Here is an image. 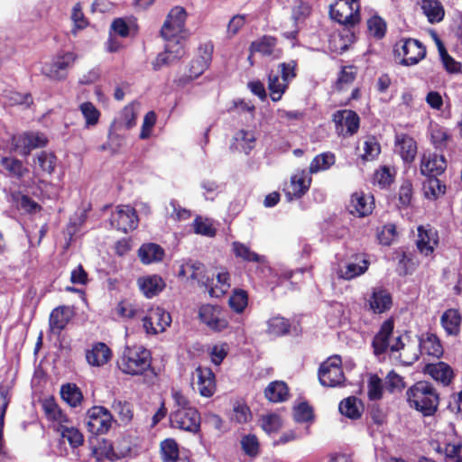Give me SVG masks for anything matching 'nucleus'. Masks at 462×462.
Listing matches in <instances>:
<instances>
[{
  "mask_svg": "<svg viewBox=\"0 0 462 462\" xmlns=\"http://www.w3.org/2000/svg\"><path fill=\"white\" fill-rule=\"evenodd\" d=\"M394 180V175L391 172L389 167L381 166L374 173V184L381 189H387Z\"/></svg>",
  "mask_w": 462,
  "mask_h": 462,
  "instance_id": "53",
  "label": "nucleus"
},
{
  "mask_svg": "<svg viewBox=\"0 0 462 462\" xmlns=\"http://www.w3.org/2000/svg\"><path fill=\"white\" fill-rule=\"evenodd\" d=\"M394 53L401 57L400 64L413 66L418 64L426 56V47L416 39H401L394 45Z\"/></svg>",
  "mask_w": 462,
  "mask_h": 462,
  "instance_id": "7",
  "label": "nucleus"
},
{
  "mask_svg": "<svg viewBox=\"0 0 462 462\" xmlns=\"http://www.w3.org/2000/svg\"><path fill=\"white\" fill-rule=\"evenodd\" d=\"M332 122L338 136L349 137L356 134L360 127L358 114L351 109L337 110L332 115Z\"/></svg>",
  "mask_w": 462,
  "mask_h": 462,
  "instance_id": "12",
  "label": "nucleus"
},
{
  "mask_svg": "<svg viewBox=\"0 0 462 462\" xmlns=\"http://www.w3.org/2000/svg\"><path fill=\"white\" fill-rule=\"evenodd\" d=\"M374 208V196H365L364 192L352 194L348 206V210L352 215L364 217L372 214Z\"/></svg>",
  "mask_w": 462,
  "mask_h": 462,
  "instance_id": "21",
  "label": "nucleus"
},
{
  "mask_svg": "<svg viewBox=\"0 0 462 462\" xmlns=\"http://www.w3.org/2000/svg\"><path fill=\"white\" fill-rule=\"evenodd\" d=\"M186 19L187 12L183 7L177 5L171 8L161 28V36L169 38L177 35H189L185 27Z\"/></svg>",
  "mask_w": 462,
  "mask_h": 462,
  "instance_id": "11",
  "label": "nucleus"
},
{
  "mask_svg": "<svg viewBox=\"0 0 462 462\" xmlns=\"http://www.w3.org/2000/svg\"><path fill=\"white\" fill-rule=\"evenodd\" d=\"M228 305L234 312L242 313L248 305L246 291H233L228 299Z\"/></svg>",
  "mask_w": 462,
  "mask_h": 462,
  "instance_id": "49",
  "label": "nucleus"
},
{
  "mask_svg": "<svg viewBox=\"0 0 462 462\" xmlns=\"http://www.w3.org/2000/svg\"><path fill=\"white\" fill-rule=\"evenodd\" d=\"M0 164L10 177L17 180L23 179L29 172L23 162L14 157H2Z\"/></svg>",
  "mask_w": 462,
  "mask_h": 462,
  "instance_id": "31",
  "label": "nucleus"
},
{
  "mask_svg": "<svg viewBox=\"0 0 462 462\" xmlns=\"http://www.w3.org/2000/svg\"><path fill=\"white\" fill-rule=\"evenodd\" d=\"M34 162L42 172L51 175L55 171L57 157L53 152L42 151L35 156Z\"/></svg>",
  "mask_w": 462,
  "mask_h": 462,
  "instance_id": "41",
  "label": "nucleus"
},
{
  "mask_svg": "<svg viewBox=\"0 0 462 462\" xmlns=\"http://www.w3.org/2000/svg\"><path fill=\"white\" fill-rule=\"evenodd\" d=\"M140 289H164L166 283L162 278L157 274L140 277L138 279Z\"/></svg>",
  "mask_w": 462,
  "mask_h": 462,
  "instance_id": "59",
  "label": "nucleus"
},
{
  "mask_svg": "<svg viewBox=\"0 0 462 462\" xmlns=\"http://www.w3.org/2000/svg\"><path fill=\"white\" fill-rule=\"evenodd\" d=\"M151 364V353L142 346H126L117 360L118 368L130 375L143 374Z\"/></svg>",
  "mask_w": 462,
  "mask_h": 462,
  "instance_id": "3",
  "label": "nucleus"
},
{
  "mask_svg": "<svg viewBox=\"0 0 462 462\" xmlns=\"http://www.w3.org/2000/svg\"><path fill=\"white\" fill-rule=\"evenodd\" d=\"M393 319H386L374 337L372 346L375 356H380L388 349L389 337L393 331Z\"/></svg>",
  "mask_w": 462,
  "mask_h": 462,
  "instance_id": "25",
  "label": "nucleus"
},
{
  "mask_svg": "<svg viewBox=\"0 0 462 462\" xmlns=\"http://www.w3.org/2000/svg\"><path fill=\"white\" fill-rule=\"evenodd\" d=\"M311 178L302 170L291 178L292 195L296 199L301 198L310 189Z\"/></svg>",
  "mask_w": 462,
  "mask_h": 462,
  "instance_id": "34",
  "label": "nucleus"
},
{
  "mask_svg": "<svg viewBox=\"0 0 462 462\" xmlns=\"http://www.w3.org/2000/svg\"><path fill=\"white\" fill-rule=\"evenodd\" d=\"M60 394L62 399L71 407H77L83 400L79 388L73 383H67L61 386Z\"/></svg>",
  "mask_w": 462,
  "mask_h": 462,
  "instance_id": "43",
  "label": "nucleus"
},
{
  "mask_svg": "<svg viewBox=\"0 0 462 462\" xmlns=\"http://www.w3.org/2000/svg\"><path fill=\"white\" fill-rule=\"evenodd\" d=\"M312 418L313 410L307 402H301L294 409V420L297 422H307Z\"/></svg>",
  "mask_w": 462,
  "mask_h": 462,
  "instance_id": "63",
  "label": "nucleus"
},
{
  "mask_svg": "<svg viewBox=\"0 0 462 462\" xmlns=\"http://www.w3.org/2000/svg\"><path fill=\"white\" fill-rule=\"evenodd\" d=\"M381 152V145L374 136H368L364 143V153L362 159L364 161H374Z\"/></svg>",
  "mask_w": 462,
  "mask_h": 462,
  "instance_id": "52",
  "label": "nucleus"
},
{
  "mask_svg": "<svg viewBox=\"0 0 462 462\" xmlns=\"http://www.w3.org/2000/svg\"><path fill=\"white\" fill-rule=\"evenodd\" d=\"M335 163V155L332 152H322L314 157L310 164V172L316 173L328 170Z\"/></svg>",
  "mask_w": 462,
  "mask_h": 462,
  "instance_id": "46",
  "label": "nucleus"
},
{
  "mask_svg": "<svg viewBox=\"0 0 462 462\" xmlns=\"http://www.w3.org/2000/svg\"><path fill=\"white\" fill-rule=\"evenodd\" d=\"M178 276L190 280L192 286L214 289L212 287L215 274H208L205 265L201 263H187L180 268Z\"/></svg>",
  "mask_w": 462,
  "mask_h": 462,
  "instance_id": "13",
  "label": "nucleus"
},
{
  "mask_svg": "<svg viewBox=\"0 0 462 462\" xmlns=\"http://www.w3.org/2000/svg\"><path fill=\"white\" fill-rule=\"evenodd\" d=\"M461 323V316L457 310L449 309L441 317V324L448 335H457Z\"/></svg>",
  "mask_w": 462,
  "mask_h": 462,
  "instance_id": "39",
  "label": "nucleus"
},
{
  "mask_svg": "<svg viewBox=\"0 0 462 462\" xmlns=\"http://www.w3.org/2000/svg\"><path fill=\"white\" fill-rule=\"evenodd\" d=\"M430 140L436 149L444 150L451 139V135L444 126L433 124L430 126Z\"/></svg>",
  "mask_w": 462,
  "mask_h": 462,
  "instance_id": "37",
  "label": "nucleus"
},
{
  "mask_svg": "<svg viewBox=\"0 0 462 462\" xmlns=\"http://www.w3.org/2000/svg\"><path fill=\"white\" fill-rule=\"evenodd\" d=\"M111 30L114 32L116 35H118L122 38H126L131 35V32L134 30L132 26H130L125 18H116L111 23Z\"/></svg>",
  "mask_w": 462,
  "mask_h": 462,
  "instance_id": "61",
  "label": "nucleus"
},
{
  "mask_svg": "<svg viewBox=\"0 0 462 462\" xmlns=\"http://www.w3.org/2000/svg\"><path fill=\"white\" fill-rule=\"evenodd\" d=\"M110 226L124 234L137 228L139 217L134 208L129 205H119L111 213Z\"/></svg>",
  "mask_w": 462,
  "mask_h": 462,
  "instance_id": "9",
  "label": "nucleus"
},
{
  "mask_svg": "<svg viewBox=\"0 0 462 462\" xmlns=\"http://www.w3.org/2000/svg\"><path fill=\"white\" fill-rule=\"evenodd\" d=\"M232 251L236 258H240L245 262L263 263L264 256L252 251L246 245L235 241L232 243Z\"/></svg>",
  "mask_w": 462,
  "mask_h": 462,
  "instance_id": "38",
  "label": "nucleus"
},
{
  "mask_svg": "<svg viewBox=\"0 0 462 462\" xmlns=\"http://www.w3.org/2000/svg\"><path fill=\"white\" fill-rule=\"evenodd\" d=\"M288 86L280 79L278 72L271 70L268 74V89L270 91V97L273 102H278L282 99L283 94L287 91Z\"/></svg>",
  "mask_w": 462,
  "mask_h": 462,
  "instance_id": "36",
  "label": "nucleus"
},
{
  "mask_svg": "<svg viewBox=\"0 0 462 462\" xmlns=\"http://www.w3.org/2000/svg\"><path fill=\"white\" fill-rule=\"evenodd\" d=\"M425 371L437 382L443 385H448L453 378L452 368L444 362L437 364H430L426 366Z\"/></svg>",
  "mask_w": 462,
  "mask_h": 462,
  "instance_id": "29",
  "label": "nucleus"
},
{
  "mask_svg": "<svg viewBox=\"0 0 462 462\" xmlns=\"http://www.w3.org/2000/svg\"><path fill=\"white\" fill-rule=\"evenodd\" d=\"M74 316L70 307L59 306L52 310L49 319L50 329L53 334H60Z\"/></svg>",
  "mask_w": 462,
  "mask_h": 462,
  "instance_id": "22",
  "label": "nucleus"
},
{
  "mask_svg": "<svg viewBox=\"0 0 462 462\" xmlns=\"http://www.w3.org/2000/svg\"><path fill=\"white\" fill-rule=\"evenodd\" d=\"M291 324L288 319L275 316L267 320L266 333L273 337H282L290 332Z\"/></svg>",
  "mask_w": 462,
  "mask_h": 462,
  "instance_id": "40",
  "label": "nucleus"
},
{
  "mask_svg": "<svg viewBox=\"0 0 462 462\" xmlns=\"http://www.w3.org/2000/svg\"><path fill=\"white\" fill-rule=\"evenodd\" d=\"M446 189V185L438 177H427L422 185L424 197L430 200H436L443 196Z\"/></svg>",
  "mask_w": 462,
  "mask_h": 462,
  "instance_id": "35",
  "label": "nucleus"
},
{
  "mask_svg": "<svg viewBox=\"0 0 462 462\" xmlns=\"http://www.w3.org/2000/svg\"><path fill=\"white\" fill-rule=\"evenodd\" d=\"M171 323L169 312L160 307L152 308L143 319V327L147 334L156 335L163 332Z\"/></svg>",
  "mask_w": 462,
  "mask_h": 462,
  "instance_id": "15",
  "label": "nucleus"
},
{
  "mask_svg": "<svg viewBox=\"0 0 462 462\" xmlns=\"http://www.w3.org/2000/svg\"><path fill=\"white\" fill-rule=\"evenodd\" d=\"M367 30L371 36L376 40L384 38L387 31L386 22L378 14L371 16L367 22Z\"/></svg>",
  "mask_w": 462,
  "mask_h": 462,
  "instance_id": "45",
  "label": "nucleus"
},
{
  "mask_svg": "<svg viewBox=\"0 0 462 462\" xmlns=\"http://www.w3.org/2000/svg\"><path fill=\"white\" fill-rule=\"evenodd\" d=\"M86 420L88 430L94 435L107 433L115 422L111 412L102 406H94L89 409Z\"/></svg>",
  "mask_w": 462,
  "mask_h": 462,
  "instance_id": "10",
  "label": "nucleus"
},
{
  "mask_svg": "<svg viewBox=\"0 0 462 462\" xmlns=\"http://www.w3.org/2000/svg\"><path fill=\"white\" fill-rule=\"evenodd\" d=\"M420 8L430 23H439L444 18V9L439 0H421Z\"/></svg>",
  "mask_w": 462,
  "mask_h": 462,
  "instance_id": "33",
  "label": "nucleus"
},
{
  "mask_svg": "<svg viewBox=\"0 0 462 462\" xmlns=\"http://www.w3.org/2000/svg\"><path fill=\"white\" fill-rule=\"evenodd\" d=\"M277 45L278 39L275 36L264 34L250 43L249 52H251V55L259 53L263 57L279 60L282 58L283 51Z\"/></svg>",
  "mask_w": 462,
  "mask_h": 462,
  "instance_id": "16",
  "label": "nucleus"
},
{
  "mask_svg": "<svg viewBox=\"0 0 462 462\" xmlns=\"http://www.w3.org/2000/svg\"><path fill=\"white\" fill-rule=\"evenodd\" d=\"M356 397L351 396L341 401L338 406L340 413L352 420L358 419L361 413L356 406Z\"/></svg>",
  "mask_w": 462,
  "mask_h": 462,
  "instance_id": "51",
  "label": "nucleus"
},
{
  "mask_svg": "<svg viewBox=\"0 0 462 462\" xmlns=\"http://www.w3.org/2000/svg\"><path fill=\"white\" fill-rule=\"evenodd\" d=\"M359 0H337L329 5V16L347 29L355 27L361 21Z\"/></svg>",
  "mask_w": 462,
  "mask_h": 462,
  "instance_id": "5",
  "label": "nucleus"
},
{
  "mask_svg": "<svg viewBox=\"0 0 462 462\" xmlns=\"http://www.w3.org/2000/svg\"><path fill=\"white\" fill-rule=\"evenodd\" d=\"M312 12L311 6L305 2L300 1L292 9V19L295 23L305 21Z\"/></svg>",
  "mask_w": 462,
  "mask_h": 462,
  "instance_id": "62",
  "label": "nucleus"
},
{
  "mask_svg": "<svg viewBox=\"0 0 462 462\" xmlns=\"http://www.w3.org/2000/svg\"><path fill=\"white\" fill-rule=\"evenodd\" d=\"M189 35L163 38L164 51L157 54L152 62V69L160 70L164 66H170L180 60L187 54V41Z\"/></svg>",
  "mask_w": 462,
  "mask_h": 462,
  "instance_id": "4",
  "label": "nucleus"
},
{
  "mask_svg": "<svg viewBox=\"0 0 462 462\" xmlns=\"http://www.w3.org/2000/svg\"><path fill=\"white\" fill-rule=\"evenodd\" d=\"M113 411L118 415L119 420L124 425L129 424L134 418L133 405L121 399L114 400L112 403Z\"/></svg>",
  "mask_w": 462,
  "mask_h": 462,
  "instance_id": "42",
  "label": "nucleus"
},
{
  "mask_svg": "<svg viewBox=\"0 0 462 462\" xmlns=\"http://www.w3.org/2000/svg\"><path fill=\"white\" fill-rule=\"evenodd\" d=\"M297 61L294 60L289 62H282L278 65V74L281 73V79L289 87L290 82L297 76Z\"/></svg>",
  "mask_w": 462,
  "mask_h": 462,
  "instance_id": "55",
  "label": "nucleus"
},
{
  "mask_svg": "<svg viewBox=\"0 0 462 462\" xmlns=\"http://www.w3.org/2000/svg\"><path fill=\"white\" fill-rule=\"evenodd\" d=\"M138 256L144 264L160 262L164 257V250L157 244H143L138 250Z\"/></svg>",
  "mask_w": 462,
  "mask_h": 462,
  "instance_id": "30",
  "label": "nucleus"
},
{
  "mask_svg": "<svg viewBox=\"0 0 462 462\" xmlns=\"http://www.w3.org/2000/svg\"><path fill=\"white\" fill-rule=\"evenodd\" d=\"M111 357L109 347L102 342L95 344L91 349L86 353L87 362L92 366H101L105 365Z\"/></svg>",
  "mask_w": 462,
  "mask_h": 462,
  "instance_id": "28",
  "label": "nucleus"
},
{
  "mask_svg": "<svg viewBox=\"0 0 462 462\" xmlns=\"http://www.w3.org/2000/svg\"><path fill=\"white\" fill-rule=\"evenodd\" d=\"M137 114L132 104L125 106L119 117V124L126 129H131L136 125Z\"/></svg>",
  "mask_w": 462,
  "mask_h": 462,
  "instance_id": "56",
  "label": "nucleus"
},
{
  "mask_svg": "<svg viewBox=\"0 0 462 462\" xmlns=\"http://www.w3.org/2000/svg\"><path fill=\"white\" fill-rule=\"evenodd\" d=\"M213 50L214 46L210 42L199 46L197 54L190 61L189 74L176 80L179 87L186 86L205 72L212 60Z\"/></svg>",
  "mask_w": 462,
  "mask_h": 462,
  "instance_id": "6",
  "label": "nucleus"
},
{
  "mask_svg": "<svg viewBox=\"0 0 462 462\" xmlns=\"http://www.w3.org/2000/svg\"><path fill=\"white\" fill-rule=\"evenodd\" d=\"M366 302L374 314H382L391 309L393 298L388 291H373Z\"/></svg>",
  "mask_w": 462,
  "mask_h": 462,
  "instance_id": "26",
  "label": "nucleus"
},
{
  "mask_svg": "<svg viewBox=\"0 0 462 462\" xmlns=\"http://www.w3.org/2000/svg\"><path fill=\"white\" fill-rule=\"evenodd\" d=\"M447 169V160L443 154L424 153L420 159V171L425 177H439Z\"/></svg>",
  "mask_w": 462,
  "mask_h": 462,
  "instance_id": "18",
  "label": "nucleus"
},
{
  "mask_svg": "<svg viewBox=\"0 0 462 462\" xmlns=\"http://www.w3.org/2000/svg\"><path fill=\"white\" fill-rule=\"evenodd\" d=\"M396 236V226L392 223L383 226L381 230L377 232V239L383 245H390Z\"/></svg>",
  "mask_w": 462,
  "mask_h": 462,
  "instance_id": "57",
  "label": "nucleus"
},
{
  "mask_svg": "<svg viewBox=\"0 0 462 462\" xmlns=\"http://www.w3.org/2000/svg\"><path fill=\"white\" fill-rule=\"evenodd\" d=\"M367 394L371 401L380 400L383 396L382 380L376 375H371L367 384Z\"/></svg>",
  "mask_w": 462,
  "mask_h": 462,
  "instance_id": "58",
  "label": "nucleus"
},
{
  "mask_svg": "<svg viewBox=\"0 0 462 462\" xmlns=\"http://www.w3.org/2000/svg\"><path fill=\"white\" fill-rule=\"evenodd\" d=\"M251 418L250 409L243 403H236L233 408L231 420L237 423H245Z\"/></svg>",
  "mask_w": 462,
  "mask_h": 462,
  "instance_id": "64",
  "label": "nucleus"
},
{
  "mask_svg": "<svg viewBox=\"0 0 462 462\" xmlns=\"http://www.w3.org/2000/svg\"><path fill=\"white\" fill-rule=\"evenodd\" d=\"M2 96L9 106L26 105L30 106L33 103L30 93L23 94L14 89H5Z\"/></svg>",
  "mask_w": 462,
  "mask_h": 462,
  "instance_id": "44",
  "label": "nucleus"
},
{
  "mask_svg": "<svg viewBox=\"0 0 462 462\" xmlns=\"http://www.w3.org/2000/svg\"><path fill=\"white\" fill-rule=\"evenodd\" d=\"M199 318L209 329L216 332H220L228 327V321L218 305H201L199 310Z\"/></svg>",
  "mask_w": 462,
  "mask_h": 462,
  "instance_id": "14",
  "label": "nucleus"
},
{
  "mask_svg": "<svg viewBox=\"0 0 462 462\" xmlns=\"http://www.w3.org/2000/svg\"><path fill=\"white\" fill-rule=\"evenodd\" d=\"M79 110L85 118L86 127H91L97 125L101 113L91 102H83L79 106Z\"/></svg>",
  "mask_w": 462,
  "mask_h": 462,
  "instance_id": "47",
  "label": "nucleus"
},
{
  "mask_svg": "<svg viewBox=\"0 0 462 462\" xmlns=\"http://www.w3.org/2000/svg\"><path fill=\"white\" fill-rule=\"evenodd\" d=\"M265 397L272 402H282L289 397V388L282 381H274L264 390Z\"/></svg>",
  "mask_w": 462,
  "mask_h": 462,
  "instance_id": "32",
  "label": "nucleus"
},
{
  "mask_svg": "<svg viewBox=\"0 0 462 462\" xmlns=\"http://www.w3.org/2000/svg\"><path fill=\"white\" fill-rule=\"evenodd\" d=\"M161 454L164 462H185L178 459V444L172 439H167L161 443Z\"/></svg>",
  "mask_w": 462,
  "mask_h": 462,
  "instance_id": "48",
  "label": "nucleus"
},
{
  "mask_svg": "<svg viewBox=\"0 0 462 462\" xmlns=\"http://www.w3.org/2000/svg\"><path fill=\"white\" fill-rule=\"evenodd\" d=\"M198 378V390L204 397H210L215 392V375L210 368L199 366L195 370Z\"/></svg>",
  "mask_w": 462,
  "mask_h": 462,
  "instance_id": "27",
  "label": "nucleus"
},
{
  "mask_svg": "<svg viewBox=\"0 0 462 462\" xmlns=\"http://www.w3.org/2000/svg\"><path fill=\"white\" fill-rule=\"evenodd\" d=\"M413 198V186L410 180H404L398 191L399 208H408Z\"/></svg>",
  "mask_w": 462,
  "mask_h": 462,
  "instance_id": "50",
  "label": "nucleus"
},
{
  "mask_svg": "<svg viewBox=\"0 0 462 462\" xmlns=\"http://www.w3.org/2000/svg\"><path fill=\"white\" fill-rule=\"evenodd\" d=\"M77 60V55L71 51L64 52L56 57V59L46 67L45 75L51 79L62 80L66 78L63 73Z\"/></svg>",
  "mask_w": 462,
  "mask_h": 462,
  "instance_id": "20",
  "label": "nucleus"
},
{
  "mask_svg": "<svg viewBox=\"0 0 462 462\" xmlns=\"http://www.w3.org/2000/svg\"><path fill=\"white\" fill-rule=\"evenodd\" d=\"M47 143L48 139L40 133H23L13 138L14 150L23 156L29 155L33 149L45 147Z\"/></svg>",
  "mask_w": 462,
  "mask_h": 462,
  "instance_id": "17",
  "label": "nucleus"
},
{
  "mask_svg": "<svg viewBox=\"0 0 462 462\" xmlns=\"http://www.w3.org/2000/svg\"><path fill=\"white\" fill-rule=\"evenodd\" d=\"M319 383L326 387H337L345 381L342 360L337 355L328 357L319 369Z\"/></svg>",
  "mask_w": 462,
  "mask_h": 462,
  "instance_id": "8",
  "label": "nucleus"
},
{
  "mask_svg": "<svg viewBox=\"0 0 462 462\" xmlns=\"http://www.w3.org/2000/svg\"><path fill=\"white\" fill-rule=\"evenodd\" d=\"M395 147L404 162L411 163L415 160L417 143L413 137L407 134H396Z\"/></svg>",
  "mask_w": 462,
  "mask_h": 462,
  "instance_id": "23",
  "label": "nucleus"
},
{
  "mask_svg": "<svg viewBox=\"0 0 462 462\" xmlns=\"http://www.w3.org/2000/svg\"><path fill=\"white\" fill-rule=\"evenodd\" d=\"M61 437L68 440L72 448H78L81 446L84 441L82 433L73 427H64L61 431Z\"/></svg>",
  "mask_w": 462,
  "mask_h": 462,
  "instance_id": "60",
  "label": "nucleus"
},
{
  "mask_svg": "<svg viewBox=\"0 0 462 462\" xmlns=\"http://www.w3.org/2000/svg\"><path fill=\"white\" fill-rule=\"evenodd\" d=\"M418 230V239L416 245L419 252L425 256L431 255L434 253L435 247L439 245V235L437 230L430 227L420 226Z\"/></svg>",
  "mask_w": 462,
  "mask_h": 462,
  "instance_id": "19",
  "label": "nucleus"
},
{
  "mask_svg": "<svg viewBox=\"0 0 462 462\" xmlns=\"http://www.w3.org/2000/svg\"><path fill=\"white\" fill-rule=\"evenodd\" d=\"M421 346V338H418L416 342L412 344H405L402 341V337L399 336L395 338V342L389 346L390 350L392 352H396L402 350V354H401V356H403L406 360L404 362L406 364H412L415 361L419 359V356L420 354L419 348Z\"/></svg>",
  "mask_w": 462,
  "mask_h": 462,
  "instance_id": "24",
  "label": "nucleus"
},
{
  "mask_svg": "<svg viewBox=\"0 0 462 462\" xmlns=\"http://www.w3.org/2000/svg\"><path fill=\"white\" fill-rule=\"evenodd\" d=\"M171 396L174 406L170 414L171 426L191 433L199 432L201 419L198 410L180 391L173 389Z\"/></svg>",
  "mask_w": 462,
  "mask_h": 462,
  "instance_id": "1",
  "label": "nucleus"
},
{
  "mask_svg": "<svg viewBox=\"0 0 462 462\" xmlns=\"http://www.w3.org/2000/svg\"><path fill=\"white\" fill-rule=\"evenodd\" d=\"M406 396L410 406L424 416L433 415L439 406V394L428 382L420 381L414 383L407 390Z\"/></svg>",
  "mask_w": 462,
  "mask_h": 462,
  "instance_id": "2",
  "label": "nucleus"
},
{
  "mask_svg": "<svg viewBox=\"0 0 462 462\" xmlns=\"http://www.w3.org/2000/svg\"><path fill=\"white\" fill-rule=\"evenodd\" d=\"M192 226L196 234L204 236L214 237L217 233L216 228L208 219H203L200 216L195 217Z\"/></svg>",
  "mask_w": 462,
  "mask_h": 462,
  "instance_id": "54",
  "label": "nucleus"
}]
</instances>
